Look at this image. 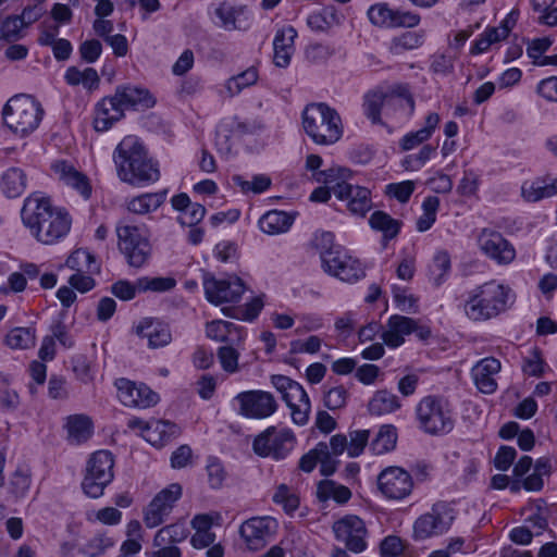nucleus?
Instances as JSON below:
<instances>
[{
    "label": "nucleus",
    "mask_w": 557,
    "mask_h": 557,
    "mask_svg": "<svg viewBox=\"0 0 557 557\" xmlns=\"http://www.w3.org/2000/svg\"><path fill=\"white\" fill-rule=\"evenodd\" d=\"M67 437L72 444L86 442L92 434V421L86 414H72L66 419Z\"/></svg>",
    "instance_id": "obj_35"
},
{
    "label": "nucleus",
    "mask_w": 557,
    "mask_h": 557,
    "mask_svg": "<svg viewBox=\"0 0 557 557\" xmlns=\"http://www.w3.org/2000/svg\"><path fill=\"white\" fill-rule=\"evenodd\" d=\"M333 532L337 541L344 542L346 548L359 554L367 548V528L359 517L345 516L333 524Z\"/></svg>",
    "instance_id": "obj_19"
},
{
    "label": "nucleus",
    "mask_w": 557,
    "mask_h": 557,
    "mask_svg": "<svg viewBox=\"0 0 557 557\" xmlns=\"http://www.w3.org/2000/svg\"><path fill=\"white\" fill-rule=\"evenodd\" d=\"M500 371V361L494 357H487L472 368L471 374L475 386L484 394H492L497 388L494 375Z\"/></svg>",
    "instance_id": "obj_27"
},
{
    "label": "nucleus",
    "mask_w": 557,
    "mask_h": 557,
    "mask_svg": "<svg viewBox=\"0 0 557 557\" xmlns=\"http://www.w3.org/2000/svg\"><path fill=\"white\" fill-rule=\"evenodd\" d=\"M513 300L515 295L508 286L490 281L468 292L463 312L474 322L487 321L506 311Z\"/></svg>",
    "instance_id": "obj_4"
},
{
    "label": "nucleus",
    "mask_w": 557,
    "mask_h": 557,
    "mask_svg": "<svg viewBox=\"0 0 557 557\" xmlns=\"http://www.w3.org/2000/svg\"><path fill=\"white\" fill-rule=\"evenodd\" d=\"M423 44V35L417 32H406L400 36L393 38L389 51L393 54L399 55L407 50H412Z\"/></svg>",
    "instance_id": "obj_46"
},
{
    "label": "nucleus",
    "mask_w": 557,
    "mask_h": 557,
    "mask_svg": "<svg viewBox=\"0 0 557 557\" xmlns=\"http://www.w3.org/2000/svg\"><path fill=\"white\" fill-rule=\"evenodd\" d=\"M117 247L132 268H143L148 263L152 246L149 240V232L145 225H134L126 220L116 223Z\"/></svg>",
    "instance_id": "obj_6"
},
{
    "label": "nucleus",
    "mask_w": 557,
    "mask_h": 557,
    "mask_svg": "<svg viewBox=\"0 0 557 557\" xmlns=\"http://www.w3.org/2000/svg\"><path fill=\"white\" fill-rule=\"evenodd\" d=\"M188 529L184 522H176L163 527L156 533L153 546L181 543L188 536Z\"/></svg>",
    "instance_id": "obj_44"
},
{
    "label": "nucleus",
    "mask_w": 557,
    "mask_h": 557,
    "mask_svg": "<svg viewBox=\"0 0 557 557\" xmlns=\"http://www.w3.org/2000/svg\"><path fill=\"white\" fill-rule=\"evenodd\" d=\"M397 429L393 424H383L370 444L375 455H383L395 449L397 443Z\"/></svg>",
    "instance_id": "obj_38"
},
{
    "label": "nucleus",
    "mask_w": 557,
    "mask_h": 557,
    "mask_svg": "<svg viewBox=\"0 0 557 557\" xmlns=\"http://www.w3.org/2000/svg\"><path fill=\"white\" fill-rule=\"evenodd\" d=\"M114 459L108 450H98L87 462L86 473L82 482L84 493L91 498H98L112 482Z\"/></svg>",
    "instance_id": "obj_9"
},
{
    "label": "nucleus",
    "mask_w": 557,
    "mask_h": 557,
    "mask_svg": "<svg viewBox=\"0 0 557 557\" xmlns=\"http://www.w3.org/2000/svg\"><path fill=\"white\" fill-rule=\"evenodd\" d=\"M113 161L119 178L132 186H147L160 178L158 163L148 157L144 145L135 136L122 139L114 149Z\"/></svg>",
    "instance_id": "obj_2"
},
{
    "label": "nucleus",
    "mask_w": 557,
    "mask_h": 557,
    "mask_svg": "<svg viewBox=\"0 0 557 557\" xmlns=\"http://www.w3.org/2000/svg\"><path fill=\"white\" fill-rule=\"evenodd\" d=\"M203 289L209 302L220 305L224 302H238L246 287L243 280L238 276L218 280L214 276L207 275L203 278Z\"/></svg>",
    "instance_id": "obj_17"
},
{
    "label": "nucleus",
    "mask_w": 557,
    "mask_h": 557,
    "mask_svg": "<svg viewBox=\"0 0 557 557\" xmlns=\"http://www.w3.org/2000/svg\"><path fill=\"white\" fill-rule=\"evenodd\" d=\"M235 400L239 405V413L246 418L265 419L277 409L274 396L265 391H246L236 395Z\"/></svg>",
    "instance_id": "obj_18"
},
{
    "label": "nucleus",
    "mask_w": 557,
    "mask_h": 557,
    "mask_svg": "<svg viewBox=\"0 0 557 557\" xmlns=\"http://www.w3.org/2000/svg\"><path fill=\"white\" fill-rule=\"evenodd\" d=\"M52 169L59 178L66 185L76 189L85 199H88L91 195V186L88 177L78 172L74 166L69 164L66 161H57L52 164Z\"/></svg>",
    "instance_id": "obj_30"
},
{
    "label": "nucleus",
    "mask_w": 557,
    "mask_h": 557,
    "mask_svg": "<svg viewBox=\"0 0 557 557\" xmlns=\"http://www.w3.org/2000/svg\"><path fill=\"white\" fill-rule=\"evenodd\" d=\"M312 245L319 251L320 259L341 246L335 244L334 234L325 231L314 233Z\"/></svg>",
    "instance_id": "obj_58"
},
{
    "label": "nucleus",
    "mask_w": 557,
    "mask_h": 557,
    "mask_svg": "<svg viewBox=\"0 0 557 557\" xmlns=\"http://www.w3.org/2000/svg\"><path fill=\"white\" fill-rule=\"evenodd\" d=\"M258 79V73L255 67H250L233 77L226 83V89L231 96L238 95L244 88L253 85Z\"/></svg>",
    "instance_id": "obj_53"
},
{
    "label": "nucleus",
    "mask_w": 557,
    "mask_h": 557,
    "mask_svg": "<svg viewBox=\"0 0 557 557\" xmlns=\"http://www.w3.org/2000/svg\"><path fill=\"white\" fill-rule=\"evenodd\" d=\"M321 265L325 273L347 283H355L366 275L360 261L351 257L343 246L323 257Z\"/></svg>",
    "instance_id": "obj_14"
},
{
    "label": "nucleus",
    "mask_w": 557,
    "mask_h": 557,
    "mask_svg": "<svg viewBox=\"0 0 557 557\" xmlns=\"http://www.w3.org/2000/svg\"><path fill=\"white\" fill-rule=\"evenodd\" d=\"M27 175L20 168H9L0 177V191L8 199L21 197L27 188Z\"/></svg>",
    "instance_id": "obj_31"
},
{
    "label": "nucleus",
    "mask_w": 557,
    "mask_h": 557,
    "mask_svg": "<svg viewBox=\"0 0 557 557\" xmlns=\"http://www.w3.org/2000/svg\"><path fill=\"white\" fill-rule=\"evenodd\" d=\"M181 496L182 486L178 483L170 484L160 491L145 510L144 522L146 527L153 529L162 524Z\"/></svg>",
    "instance_id": "obj_16"
},
{
    "label": "nucleus",
    "mask_w": 557,
    "mask_h": 557,
    "mask_svg": "<svg viewBox=\"0 0 557 557\" xmlns=\"http://www.w3.org/2000/svg\"><path fill=\"white\" fill-rule=\"evenodd\" d=\"M176 281L173 277H148L143 276L137 280L138 292L164 293L173 289Z\"/></svg>",
    "instance_id": "obj_50"
},
{
    "label": "nucleus",
    "mask_w": 557,
    "mask_h": 557,
    "mask_svg": "<svg viewBox=\"0 0 557 557\" xmlns=\"http://www.w3.org/2000/svg\"><path fill=\"white\" fill-rule=\"evenodd\" d=\"M271 383L282 395V399L290 409V416L294 423L298 425L307 424L311 404L305 388L298 382L282 374L272 375Z\"/></svg>",
    "instance_id": "obj_10"
},
{
    "label": "nucleus",
    "mask_w": 557,
    "mask_h": 557,
    "mask_svg": "<svg viewBox=\"0 0 557 557\" xmlns=\"http://www.w3.org/2000/svg\"><path fill=\"white\" fill-rule=\"evenodd\" d=\"M24 28L17 15H9L0 22V40L16 42L24 37Z\"/></svg>",
    "instance_id": "obj_47"
},
{
    "label": "nucleus",
    "mask_w": 557,
    "mask_h": 557,
    "mask_svg": "<svg viewBox=\"0 0 557 557\" xmlns=\"http://www.w3.org/2000/svg\"><path fill=\"white\" fill-rule=\"evenodd\" d=\"M276 530L277 521L274 518L253 517L242 523L239 534L249 549L258 550L265 546Z\"/></svg>",
    "instance_id": "obj_20"
},
{
    "label": "nucleus",
    "mask_w": 557,
    "mask_h": 557,
    "mask_svg": "<svg viewBox=\"0 0 557 557\" xmlns=\"http://www.w3.org/2000/svg\"><path fill=\"white\" fill-rule=\"evenodd\" d=\"M326 455V443L319 442L315 447L305 454L299 460V468L304 472H311L320 460L321 456Z\"/></svg>",
    "instance_id": "obj_60"
},
{
    "label": "nucleus",
    "mask_w": 557,
    "mask_h": 557,
    "mask_svg": "<svg viewBox=\"0 0 557 557\" xmlns=\"http://www.w3.org/2000/svg\"><path fill=\"white\" fill-rule=\"evenodd\" d=\"M336 23H338L337 14L332 8L314 12L307 18V25L314 32H326Z\"/></svg>",
    "instance_id": "obj_48"
},
{
    "label": "nucleus",
    "mask_w": 557,
    "mask_h": 557,
    "mask_svg": "<svg viewBox=\"0 0 557 557\" xmlns=\"http://www.w3.org/2000/svg\"><path fill=\"white\" fill-rule=\"evenodd\" d=\"M337 199L347 202V209L356 215L363 216L372 207L370 190L359 185L343 182L335 187Z\"/></svg>",
    "instance_id": "obj_23"
},
{
    "label": "nucleus",
    "mask_w": 557,
    "mask_h": 557,
    "mask_svg": "<svg viewBox=\"0 0 557 557\" xmlns=\"http://www.w3.org/2000/svg\"><path fill=\"white\" fill-rule=\"evenodd\" d=\"M154 99L148 89L121 85L113 96L104 97L96 107L94 127L97 132H106L124 117L125 110H145L154 106Z\"/></svg>",
    "instance_id": "obj_3"
},
{
    "label": "nucleus",
    "mask_w": 557,
    "mask_h": 557,
    "mask_svg": "<svg viewBox=\"0 0 557 557\" xmlns=\"http://www.w3.org/2000/svg\"><path fill=\"white\" fill-rule=\"evenodd\" d=\"M166 189L157 193H146L136 197H133L127 202V209L129 212L136 214H147L156 211L160 208L166 199Z\"/></svg>",
    "instance_id": "obj_34"
},
{
    "label": "nucleus",
    "mask_w": 557,
    "mask_h": 557,
    "mask_svg": "<svg viewBox=\"0 0 557 557\" xmlns=\"http://www.w3.org/2000/svg\"><path fill=\"white\" fill-rule=\"evenodd\" d=\"M117 397L124 406L149 408L159 401V395L146 384L121 377L115 381Z\"/></svg>",
    "instance_id": "obj_21"
},
{
    "label": "nucleus",
    "mask_w": 557,
    "mask_h": 557,
    "mask_svg": "<svg viewBox=\"0 0 557 557\" xmlns=\"http://www.w3.org/2000/svg\"><path fill=\"white\" fill-rule=\"evenodd\" d=\"M183 212L185 213V218L178 216L177 222L182 226L193 227L202 221V219L206 215L207 210H206L205 206H202L201 203H197V202L193 203L191 202L188 210L183 211Z\"/></svg>",
    "instance_id": "obj_62"
},
{
    "label": "nucleus",
    "mask_w": 557,
    "mask_h": 557,
    "mask_svg": "<svg viewBox=\"0 0 557 557\" xmlns=\"http://www.w3.org/2000/svg\"><path fill=\"white\" fill-rule=\"evenodd\" d=\"M65 82L71 86L83 85L87 89L97 88L100 82L98 73L92 67H86L84 71L76 66H70L64 75Z\"/></svg>",
    "instance_id": "obj_43"
},
{
    "label": "nucleus",
    "mask_w": 557,
    "mask_h": 557,
    "mask_svg": "<svg viewBox=\"0 0 557 557\" xmlns=\"http://www.w3.org/2000/svg\"><path fill=\"white\" fill-rule=\"evenodd\" d=\"M370 226L383 234L384 239H393L400 232L401 222L384 211H374L369 219Z\"/></svg>",
    "instance_id": "obj_39"
},
{
    "label": "nucleus",
    "mask_w": 557,
    "mask_h": 557,
    "mask_svg": "<svg viewBox=\"0 0 557 557\" xmlns=\"http://www.w3.org/2000/svg\"><path fill=\"white\" fill-rule=\"evenodd\" d=\"M296 437L292 430L269 426L255 437L252 450L259 457L282 460L294 449Z\"/></svg>",
    "instance_id": "obj_11"
},
{
    "label": "nucleus",
    "mask_w": 557,
    "mask_h": 557,
    "mask_svg": "<svg viewBox=\"0 0 557 557\" xmlns=\"http://www.w3.org/2000/svg\"><path fill=\"white\" fill-rule=\"evenodd\" d=\"M406 104L409 113L414 110V100L405 85H397L389 91L373 90L364 96L363 113L373 123L381 124L382 109L387 106Z\"/></svg>",
    "instance_id": "obj_12"
},
{
    "label": "nucleus",
    "mask_w": 557,
    "mask_h": 557,
    "mask_svg": "<svg viewBox=\"0 0 557 557\" xmlns=\"http://www.w3.org/2000/svg\"><path fill=\"white\" fill-rule=\"evenodd\" d=\"M214 15L219 18L216 23L226 30H245L250 25V17L245 7H235L228 2H222L214 9Z\"/></svg>",
    "instance_id": "obj_25"
},
{
    "label": "nucleus",
    "mask_w": 557,
    "mask_h": 557,
    "mask_svg": "<svg viewBox=\"0 0 557 557\" xmlns=\"http://www.w3.org/2000/svg\"><path fill=\"white\" fill-rule=\"evenodd\" d=\"M32 484V473L26 466H18L11 474L9 481V493L15 499L24 498Z\"/></svg>",
    "instance_id": "obj_42"
},
{
    "label": "nucleus",
    "mask_w": 557,
    "mask_h": 557,
    "mask_svg": "<svg viewBox=\"0 0 557 557\" xmlns=\"http://www.w3.org/2000/svg\"><path fill=\"white\" fill-rule=\"evenodd\" d=\"M297 32L293 26H286L275 33L273 39V61L278 67H287L295 51Z\"/></svg>",
    "instance_id": "obj_28"
},
{
    "label": "nucleus",
    "mask_w": 557,
    "mask_h": 557,
    "mask_svg": "<svg viewBox=\"0 0 557 557\" xmlns=\"http://www.w3.org/2000/svg\"><path fill=\"white\" fill-rule=\"evenodd\" d=\"M272 500L276 505H281L286 513L292 515L299 507V497L293 493L285 484L277 486L273 494Z\"/></svg>",
    "instance_id": "obj_54"
},
{
    "label": "nucleus",
    "mask_w": 557,
    "mask_h": 557,
    "mask_svg": "<svg viewBox=\"0 0 557 557\" xmlns=\"http://www.w3.org/2000/svg\"><path fill=\"white\" fill-rule=\"evenodd\" d=\"M318 183H323L330 187L335 195V187L351 176V171L347 168L332 166L326 170L318 171L312 174Z\"/></svg>",
    "instance_id": "obj_45"
},
{
    "label": "nucleus",
    "mask_w": 557,
    "mask_h": 557,
    "mask_svg": "<svg viewBox=\"0 0 557 557\" xmlns=\"http://www.w3.org/2000/svg\"><path fill=\"white\" fill-rule=\"evenodd\" d=\"M347 391L344 386L330 388L324 395V406L330 410L339 409L345 406Z\"/></svg>",
    "instance_id": "obj_63"
},
{
    "label": "nucleus",
    "mask_w": 557,
    "mask_h": 557,
    "mask_svg": "<svg viewBox=\"0 0 557 557\" xmlns=\"http://www.w3.org/2000/svg\"><path fill=\"white\" fill-rule=\"evenodd\" d=\"M178 425L168 420H150L144 438L153 446H163L178 436Z\"/></svg>",
    "instance_id": "obj_33"
},
{
    "label": "nucleus",
    "mask_w": 557,
    "mask_h": 557,
    "mask_svg": "<svg viewBox=\"0 0 557 557\" xmlns=\"http://www.w3.org/2000/svg\"><path fill=\"white\" fill-rule=\"evenodd\" d=\"M413 190L414 184L411 181L391 183L386 186V193L401 203H406L410 199Z\"/></svg>",
    "instance_id": "obj_61"
},
{
    "label": "nucleus",
    "mask_w": 557,
    "mask_h": 557,
    "mask_svg": "<svg viewBox=\"0 0 557 557\" xmlns=\"http://www.w3.org/2000/svg\"><path fill=\"white\" fill-rule=\"evenodd\" d=\"M393 297L396 307L407 313H414L418 311V299L410 294H407L405 288L399 286L393 287Z\"/></svg>",
    "instance_id": "obj_57"
},
{
    "label": "nucleus",
    "mask_w": 557,
    "mask_h": 557,
    "mask_svg": "<svg viewBox=\"0 0 557 557\" xmlns=\"http://www.w3.org/2000/svg\"><path fill=\"white\" fill-rule=\"evenodd\" d=\"M478 243L484 255L498 264H509L516 257L513 246L499 232L484 228Z\"/></svg>",
    "instance_id": "obj_22"
},
{
    "label": "nucleus",
    "mask_w": 557,
    "mask_h": 557,
    "mask_svg": "<svg viewBox=\"0 0 557 557\" xmlns=\"http://www.w3.org/2000/svg\"><path fill=\"white\" fill-rule=\"evenodd\" d=\"M387 329L382 334L384 343L392 348L399 347L405 342V336L414 330V320L405 315H391L386 324Z\"/></svg>",
    "instance_id": "obj_29"
},
{
    "label": "nucleus",
    "mask_w": 557,
    "mask_h": 557,
    "mask_svg": "<svg viewBox=\"0 0 557 557\" xmlns=\"http://www.w3.org/2000/svg\"><path fill=\"white\" fill-rule=\"evenodd\" d=\"M521 194L527 201L531 202L556 196L557 178L537 177L532 181H525L521 186Z\"/></svg>",
    "instance_id": "obj_32"
},
{
    "label": "nucleus",
    "mask_w": 557,
    "mask_h": 557,
    "mask_svg": "<svg viewBox=\"0 0 557 557\" xmlns=\"http://www.w3.org/2000/svg\"><path fill=\"white\" fill-rule=\"evenodd\" d=\"M370 437V431L369 430H356L349 432V442H348V455L349 457H358L360 456Z\"/></svg>",
    "instance_id": "obj_59"
},
{
    "label": "nucleus",
    "mask_w": 557,
    "mask_h": 557,
    "mask_svg": "<svg viewBox=\"0 0 557 557\" xmlns=\"http://www.w3.org/2000/svg\"><path fill=\"white\" fill-rule=\"evenodd\" d=\"M206 470L209 486L213 490L221 488L227 478V471L225 470L222 461L216 457H209L207 460Z\"/></svg>",
    "instance_id": "obj_51"
},
{
    "label": "nucleus",
    "mask_w": 557,
    "mask_h": 557,
    "mask_svg": "<svg viewBox=\"0 0 557 557\" xmlns=\"http://www.w3.org/2000/svg\"><path fill=\"white\" fill-rule=\"evenodd\" d=\"M4 124L15 134L27 136L38 126L44 116L39 101L27 95L12 97L3 108Z\"/></svg>",
    "instance_id": "obj_8"
},
{
    "label": "nucleus",
    "mask_w": 557,
    "mask_h": 557,
    "mask_svg": "<svg viewBox=\"0 0 557 557\" xmlns=\"http://www.w3.org/2000/svg\"><path fill=\"white\" fill-rule=\"evenodd\" d=\"M435 150L436 147L426 144L418 153L406 156L403 160V166L406 170L418 171L430 160Z\"/></svg>",
    "instance_id": "obj_56"
},
{
    "label": "nucleus",
    "mask_w": 557,
    "mask_h": 557,
    "mask_svg": "<svg viewBox=\"0 0 557 557\" xmlns=\"http://www.w3.org/2000/svg\"><path fill=\"white\" fill-rule=\"evenodd\" d=\"M454 521L453 510L444 502L435 503L431 510L418 517L413 523V539L424 541L446 533Z\"/></svg>",
    "instance_id": "obj_13"
},
{
    "label": "nucleus",
    "mask_w": 557,
    "mask_h": 557,
    "mask_svg": "<svg viewBox=\"0 0 557 557\" xmlns=\"http://www.w3.org/2000/svg\"><path fill=\"white\" fill-rule=\"evenodd\" d=\"M66 267L74 270L75 273L86 272L87 274H95L100 271L95 256L87 249H76L73 251L65 262Z\"/></svg>",
    "instance_id": "obj_37"
},
{
    "label": "nucleus",
    "mask_w": 557,
    "mask_h": 557,
    "mask_svg": "<svg viewBox=\"0 0 557 557\" xmlns=\"http://www.w3.org/2000/svg\"><path fill=\"white\" fill-rule=\"evenodd\" d=\"M417 418L420 429L430 435H445L455 426L451 404L443 396L429 395L417 405Z\"/></svg>",
    "instance_id": "obj_7"
},
{
    "label": "nucleus",
    "mask_w": 557,
    "mask_h": 557,
    "mask_svg": "<svg viewBox=\"0 0 557 557\" xmlns=\"http://www.w3.org/2000/svg\"><path fill=\"white\" fill-rule=\"evenodd\" d=\"M394 9L386 3H376L369 8L368 17L373 25L380 27L392 26Z\"/></svg>",
    "instance_id": "obj_55"
},
{
    "label": "nucleus",
    "mask_w": 557,
    "mask_h": 557,
    "mask_svg": "<svg viewBox=\"0 0 557 557\" xmlns=\"http://www.w3.org/2000/svg\"><path fill=\"white\" fill-rule=\"evenodd\" d=\"M536 94L550 102H557V76L541 79L536 85Z\"/></svg>",
    "instance_id": "obj_64"
},
{
    "label": "nucleus",
    "mask_w": 557,
    "mask_h": 557,
    "mask_svg": "<svg viewBox=\"0 0 557 557\" xmlns=\"http://www.w3.org/2000/svg\"><path fill=\"white\" fill-rule=\"evenodd\" d=\"M21 219L30 235L44 245L61 242L72 225L70 213L64 208L53 207L50 199L39 191L24 199Z\"/></svg>",
    "instance_id": "obj_1"
},
{
    "label": "nucleus",
    "mask_w": 557,
    "mask_h": 557,
    "mask_svg": "<svg viewBox=\"0 0 557 557\" xmlns=\"http://www.w3.org/2000/svg\"><path fill=\"white\" fill-rule=\"evenodd\" d=\"M236 345L225 344L218 348L216 356L222 369L227 373L238 371L239 351Z\"/></svg>",
    "instance_id": "obj_52"
},
{
    "label": "nucleus",
    "mask_w": 557,
    "mask_h": 557,
    "mask_svg": "<svg viewBox=\"0 0 557 557\" xmlns=\"http://www.w3.org/2000/svg\"><path fill=\"white\" fill-rule=\"evenodd\" d=\"M399 407L398 397L386 389L375 392L368 406L370 413L376 416L391 413Z\"/></svg>",
    "instance_id": "obj_40"
},
{
    "label": "nucleus",
    "mask_w": 557,
    "mask_h": 557,
    "mask_svg": "<svg viewBox=\"0 0 557 557\" xmlns=\"http://www.w3.org/2000/svg\"><path fill=\"white\" fill-rule=\"evenodd\" d=\"M381 494L392 500H403L411 495L414 483L411 474L401 467L384 468L376 479Z\"/></svg>",
    "instance_id": "obj_15"
},
{
    "label": "nucleus",
    "mask_w": 557,
    "mask_h": 557,
    "mask_svg": "<svg viewBox=\"0 0 557 557\" xmlns=\"http://www.w3.org/2000/svg\"><path fill=\"white\" fill-rule=\"evenodd\" d=\"M135 333L148 341V347L158 349L168 346L172 342L170 325L153 318H145L135 327Z\"/></svg>",
    "instance_id": "obj_24"
},
{
    "label": "nucleus",
    "mask_w": 557,
    "mask_h": 557,
    "mask_svg": "<svg viewBox=\"0 0 557 557\" xmlns=\"http://www.w3.org/2000/svg\"><path fill=\"white\" fill-rule=\"evenodd\" d=\"M302 126L317 145H333L343 136L339 114L324 102L310 103L305 108Z\"/></svg>",
    "instance_id": "obj_5"
},
{
    "label": "nucleus",
    "mask_w": 557,
    "mask_h": 557,
    "mask_svg": "<svg viewBox=\"0 0 557 557\" xmlns=\"http://www.w3.org/2000/svg\"><path fill=\"white\" fill-rule=\"evenodd\" d=\"M206 335L212 341L236 345L237 347L242 346L246 337V333L242 326L223 320L208 322L206 324Z\"/></svg>",
    "instance_id": "obj_26"
},
{
    "label": "nucleus",
    "mask_w": 557,
    "mask_h": 557,
    "mask_svg": "<svg viewBox=\"0 0 557 557\" xmlns=\"http://www.w3.org/2000/svg\"><path fill=\"white\" fill-rule=\"evenodd\" d=\"M9 347L27 349L35 345V332L28 327H15L5 337Z\"/></svg>",
    "instance_id": "obj_49"
},
{
    "label": "nucleus",
    "mask_w": 557,
    "mask_h": 557,
    "mask_svg": "<svg viewBox=\"0 0 557 557\" xmlns=\"http://www.w3.org/2000/svg\"><path fill=\"white\" fill-rule=\"evenodd\" d=\"M294 219L284 211L272 210L264 213L259 220L260 230L269 235H275L288 231Z\"/></svg>",
    "instance_id": "obj_36"
},
{
    "label": "nucleus",
    "mask_w": 557,
    "mask_h": 557,
    "mask_svg": "<svg viewBox=\"0 0 557 557\" xmlns=\"http://www.w3.org/2000/svg\"><path fill=\"white\" fill-rule=\"evenodd\" d=\"M317 496L320 500L334 499L338 504L347 503L351 497L350 490L332 480H323L318 484Z\"/></svg>",
    "instance_id": "obj_41"
}]
</instances>
